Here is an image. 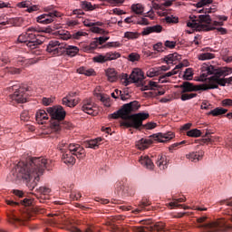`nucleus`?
Returning a JSON list of instances; mask_svg holds the SVG:
<instances>
[{"label":"nucleus","mask_w":232,"mask_h":232,"mask_svg":"<svg viewBox=\"0 0 232 232\" xmlns=\"http://www.w3.org/2000/svg\"><path fill=\"white\" fill-rule=\"evenodd\" d=\"M225 113H227V110L224 108H216L212 111H210L208 115H213V117H218V115H225Z\"/></svg>","instance_id":"obj_37"},{"label":"nucleus","mask_w":232,"mask_h":232,"mask_svg":"<svg viewBox=\"0 0 232 232\" xmlns=\"http://www.w3.org/2000/svg\"><path fill=\"white\" fill-rule=\"evenodd\" d=\"M37 23H40V24H50L51 23H53V14H40L36 18Z\"/></svg>","instance_id":"obj_20"},{"label":"nucleus","mask_w":232,"mask_h":232,"mask_svg":"<svg viewBox=\"0 0 232 232\" xmlns=\"http://www.w3.org/2000/svg\"><path fill=\"white\" fill-rule=\"evenodd\" d=\"M181 202H186V198H177L175 199V201L169 203V206H170V208H183V209H189V207H186L182 204H179Z\"/></svg>","instance_id":"obj_32"},{"label":"nucleus","mask_w":232,"mask_h":232,"mask_svg":"<svg viewBox=\"0 0 232 232\" xmlns=\"http://www.w3.org/2000/svg\"><path fill=\"white\" fill-rule=\"evenodd\" d=\"M150 206H151V201H150V199L146 198H143L139 204V208L134 209L132 213H134L135 215H138V213H140L141 211H144V210L149 211L150 208H148V207Z\"/></svg>","instance_id":"obj_18"},{"label":"nucleus","mask_w":232,"mask_h":232,"mask_svg":"<svg viewBox=\"0 0 232 232\" xmlns=\"http://www.w3.org/2000/svg\"><path fill=\"white\" fill-rule=\"evenodd\" d=\"M42 102L44 106H50L53 102V100L52 98H43Z\"/></svg>","instance_id":"obj_63"},{"label":"nucleus","mask_w":232,"mask_h":232,"mask_svg":"<svg viewBox=\"0 0 232 232\" xmlns=\"http://www.w3.org/2000/svg\"><path fill=\"white\" fill-rule=\"evenodd\" d=\"M99 46V42H97V39L92 42L89 45L85 47L86 52H92V50H95Z\"/></svg>","instance_id":"obj_52"},{"label":"nucleus","mask_w":232,"mask_h":232,"mask_svg":"<svg viewBox=\"0 0 232 232\" xmlns=\"http://www.w3.org/2000/svg\"><path fill=\"white\" fill-rule=\"evenodd\" d=\"M36 191H38V193L41 195H50L52 189L47 187H40L39 188H36Z\"/></svg>","instance_id":"obj_53"},{"label":"nucleus","mask_w":232,"mask_h":232,"mask_svg":"<svg viewBox=\"0 0 232 232\" xmlns=\"http://www.w3.org/2000/svg\"><path fill=\"white\" fill-rule=\"evenodd\" d=\"M46 52L51 53V55H68L69 57H75V55L79 53V47L69 45L55 40L49 42L46 47Z\"/></svg>","instance_id":"obj_5"},{"label":"nucleus","mask_w":232,"mask_h":232,"mask_svg":"<svg viewBox=\"0 0 232 232\" xmlns=\"http://www.w3.org/2000/svg\"><path fill=\"white\" fill-rule=\"evenodd\" d=\"M187 135L188 137L198 138L200 137V135H202V131H200V130L198 129H192L187 132Z\"/></svg>","instance_id":"obj_44"},{"label":"nucleus","mask_w":232,"mask_h":232,"mask_svg":"<svg viewBox=\"0 0 232 232\" xmlns=\"http://www.w3.org/2000/svg\"><path fill=\"white\" fill-rule=\"evenodd\" d=\"M78 73H81L82 75H87V77H90L92 75H95V70L93 69H88L86 67H80L77 70Z\"/></svg>","instance_id":"obj_36"},{"label":"nucleus","mask_w":232,"mask_h":232,"mask_svg":"<svg viewBox=\"0 0 232 232\" xmlns=\"http://www.w3.org/2000/svg\"><path fill=\"white\" fill-rule=\"evenodd\" d=\"M182 56L177 53H170L164 57V61L167 64H176V61H180Z\"/></svg>","instance_id":"obj_25"},{"label":"nucleus","mask_w":232,"mask_h":232,"mask_svg":"<svg viewBox=\"0 0 232 232\" xmlns=\"http://www.w3.org/2000/svg\"><path fill=\"white\" fill-rule=\"evenodd\" d=\"M189 227L186 224H173L170 225V231L173 232H189Z\"/></svg>","instance_id":"obj_26"},{"label":"nucleus","mask_w":232,"mask_h":232,"mask_svg":"<svg viewBox=\"0 0 232 232\" xmlns=\"http://www.w3.org/2000/svg\"><path fill=\"white\" fill-rule=\"evenodd\" d=\"M70 145H68V143H66V141L63 140L59 145H58V150H60V151H62V153H64L66 151V150H68V147Z\"/></svg>","instance_id":"obj_57"},{"label":"nucleus","mask_w":232,"mask_h":232,"mask_svg":"<svg viewBox=\"0 0 232 232\" xmlns=\"http://www.w3.org/2000/svg\"><path fill=\"white\" fill-rule=\"evenodd\" d=\"M68 150L72 152V155L78 159H84L86 157V150L82 146L77 143H70Z\"/></svg>","instance_id":"obj_14"},{"label":"nucleus","mask_w":232,"mask_h":232,"mask_svg":"<svg viewBox=\"0 0 232 232\" xmlns=\"http://www.w3.org/2000/svg\"><path fill=\"white\" fill-rule=\"evenodd\" d=\"M35 119L39 124H43L48 121V113L44 110H40L36 112Z\"/></svg>","instance_id":"obj_27"},{"label":"nucleus","mask_w":232,"mask_h":232,"mask_svg":"<svg viewBox=\"0 0 232 232\" xmlns=\"http://www.w3.org/2000/svg\"><path fill=\"white\" fill-rule=\"evenodd\" d=\"M166 23H179V18L175 16H167L165 18Z\"/></svg>","instance_id":"obj_61"},{"label":"nucleus","mask_w":232,"mask_h":232,"mask_svg":"<svg viewBox=\"0 0 232 232\" xmlns=\"http://www.w3.org/2000/svg\"><path fill=\"white\" fill-rule=\"evenodd\" d=\"M140 108L139 102L133 101L129 103L124 104L121 109L112 114L109 115L110 119H122L121 126L125 128H133L134 130H154L157 128V123L149 122L145 125L142 124L144 121L150 119V113L148 112H139L131 114L137 111Z\"/></svg>","instance_id":"obj_2"},{"label":"nucleus","mask_w":232,"mask_h":232,"mask_svg":"<svg viewBox=\"0 0 232 232\" xmlns=\"http://www.w3.org/2000/svg\"><path fill=\"white\" fill-rule=\"evenodd\" d=\"M183 66L184 64L182 63L176 65V67L172 71L160 75V81H161V82H164L166 79H168V77H172V75H177V73H179V70H180Z\"/></svg>","instance_id":"obj_24"},{"label":"nucleus","mask_w":232,"mask_h":232,"mask_svg":"<svg viewBox=\"0 0 232 232\" xmlns=\"http://www.w3.org/2000/svg\"><path fill=\"white\" fill-rule=\"evenodd\" d=\"M140 36V34L138 32H126L124 34V37H126V39H139Z\"/></svg>","instance_id":"obj_45"},{"label":"nucleus","mask_w":232,"mask_h":232,"mask_svg":"<svg viewBox=\"0 0 232 232\" xmlns=\"http://www.w3.org/2000/svg\"><path fill=\"white\" fill-rule=\"evenodd\" d=\"M153 50H155L156 52H164V50H166V47L164 46V44H162V43L160 42L153 45Z\"/></svg>","instance_id":"obj_58"},{"label":"nucleus","mask_w":232,"mask_h":232,"mask_svg":"<svg viewBox=\"0 0 232 232\" xmlns=\"http://www.w3.org/2000/svg\"><path fill=\"white\" fill-rule=\"evenodd\" d=\"M131 10L137 14H144V5L142 4H134L131 5Z\"/></svg>","instance_id":"obj_40"},{"label":"nucleus","mask_w":232,"mask_h":232,"mask_svg":"<svg viewBox=\"0 0 232 232\" xmlns=\"http://www.w3.org/2000/svg\"><path fill=\"white\" fill-rule=\"evenodd\" d=\"M82 8H83V10L92 12V11L95 10V8H99V5H92L91 2H88V1H83V2H82Z\"/></svg>","instance_id":"obj_38"},{"label":"nucleus","mask_w":232,"mask_h":232,"mask_svg":"<svg viewBox=\"0 0 232 232\" xmlns=\"http://www.w3.org/2000/svg\"><path fill=\"white\" fill-rule=\"evenodd\" d=\"M6 204L8 206H13V208H17V206H24L26 208L27 206H32V199H30L28 198H25L20 201H14L12 199H6Z\"/></svg>","instance_id":"obj_19"},{"label":"nucleus","mask_w":232,"mask_h":232,"mask_svg":"<svg viewBox=\"0 0 232 232\" xmlns=\"http://www.w3.org/2000/svg\"><path fill=\"white\" fill-rule=\"evenodd\" d=\"M108 39H110V37L108 36H100L99 38H96V41L98 42V44H104V43H106V41H108Z\"/></svg>","instance_id":"obj_62"},{"label":"nucleus","mask_w":232,"mask_h":232,"mask_svg":"<svg viewBox=\"0 0 232 232\" xmlns=\"http://www.w3.org/2000/svg\"><path fill=\"white\" fill-rule=\"evenodd\" d=\"M34 32L33 30H28L27 33L25 34V39H27V46L28 48H31V50H35L37 46L40 44H43V41L37 39L35 37V34L32 33Z\"/></svg>","instance_id":"obj_12"},{"label":"nucleus","mask_w":232,"mask_h":232,"mask_svg":"<svg viewBox=\"0 0 232 232\" xmlns=\"http://www.w3.org/2000/svg\"><path fill=\"white\" fill-rule=\"evenodd\" d=\"M211 4H213V0H200L194 4V6L196 8H204V6H209Z\"/></svg>","instance_id":"obj_42"},{"label":"nucleus","mask_w":232,"mask_h":232,"mask_svg":"<svg viewBox=\"0 0 232 232\" xmlns=\"http://www.w3.org/2000/svg\"><path fill=\"white\" fill-rule=\"evenodd\" d=\"M44 169H52V160L43 157L29 158L25 161H19L14 166L10 174L11 180L13 182L24 180L30 191H34L39 182V177L44 173Z\"/></svg>","instance_id":"obj_1"},{"label":"nucleus","mask_w":232,"mask_h":232,"mask_svg":"<svg viewBox=\"0 0 232 232\" xmlns=\"http://www.w3.org/2000/svg\"><path fill=\"white\" fill-rule=\"evenodd\" d=\"M47 112L53 119V122L51 124L52 131L59 133V131H61V121H64L66 117V111H64L63 106L58 105L47 108Z\"/></svg>","instance_id":"obj_6"},{"label":"nucleus","mask_w":232,"mask_h":232,"mask_svg":"<svg viewBox=\"0 0 232 232\" xmlns=\"http://www.w3.org/2000/svg\"><path fill=\"white\" fill-rule=\"evenodd\" d=\"M203 157H204V151L202 150L190 152L186 155V159L190 160V162H198V160H202Z\"/></svg>","instance_id":"obj_21"},{"label":"nucleus","mask_w":232,"mask_h":232,"mask_svg":"<svg viewBox=\"0 0 232 232\" xmlns=\"http://www.w3.org/2000/svg\"><path fill=\"white\" fill-rule=\"evenodd\" d=\"M199 61H209L215 59V54L211 53H202L198 55Z\"/></svg>","instance_id":"obj_39"},{"label":"nucleus","mask_w":232,"mask_h":232,"mask_svg":"<svg viewBox=\"0 0 232 232\" xmlns=\"http://www.w3.org/2000/svg\"><path fill=\"white\" fill-rule=\"evenodd\" d=\"M30 218H32L30 214H23L22 217H18L15 213L8 215V221L10 224H20L24 226V223L27 222V220H30Z\"/></svg>","instance_id":"obj_13"},{"label":"nucleus","mask_w":232,"mask_h":232,"mask_svg":"<svg viewBox=\"0 0 232 232\" xmlns=\"http://www.w3.org/2000/svg\"><path fill=\"white\" fill-rule=\"evenodd\" d=\"M197 97V93H186L182 92L181 101H189L190 99H195Z\"/></svg>","instance_id":"obj_50"},{"label":"nucleus","mask_w":232,"mask_h":232,"mask_svg":"<svg viewBox=\"0 0 232 232\" xmlns=\"http://www.w3.org/2000/svg\"><path fill=\"white\" fill-rule=\"evenodd\" d=\"M62 159L64 162V164H71L72 166H73V164H75V156L72 154V152L68 150L65 152H63V156Z\"/></svg>","instance_id":"obj_22"},{"label":"nucleus","mask_w":232,"mask_h":232,"mask_svg":"<svg viewBox=\"0 0 232 232\" xmlns=\"http://www.w3.org/2000/svg\"><path fill=\"white\" fill-rule=\"evenodd\" d=\"M153 144V140L151 139H141L138 143L139 150H148L150 146Z\"/></svg>","instance_id":"obj_30"},{"label":"nucleus","mask_w":232,"mask_h":232,"mask_svg":"<svg viewBox=\"0 0 232 232\" xmlns=\"http://www.w3.org/2000/svg\"><path fill=\"white\" fill-rule=\"evenodd\" d=\"M139 160L141 166H144V168H146L147 169H153L155 168L153 160H151V159H150V156L148 155L141 156Z\"/></svg>","instance_id":"obj_23"},{"label":"nucleus","mask_w":232,"mask_h":232,"mask_svg":"<svg viewBox=\"0 0 232 232\" xmlns=\"http://www.w3.org/2000/svg\"><path fill=\"white\" fill-rule=\"evenodd\" d=\"M190 21L187 23L188 28H200L202 23L211 24V16L209 14H199L198 17L195 14L189 16Z\"/></svg>","instance_id":"obj_8"},{"label":"nucleus","mask_w":232,"mask_h":232,"mask_svg":"<svg viewBox=\"0 0 232 232\" xmlns=\"http://www.w3.org/2000/svg\"><path fill=\"white\" fill-rule=\"evenodd\" d=\"M174 138L175 134L172 131L159 132L157 134L152 135V139H154V140H158V142H168Z\"/></svg>","instance_id":"obj_16"},{"label":"nucleus","mask_w":232,"mask_h":232,"mask_svg":"<svg viewBox=\"0 0 232 232\" xmlns=\"http://www.w3.org/2000/svg\"><path fill=\"white\" fill-rule=\"evenodd\" d=\"M82 110L85 113H88V115H93V102H92V101H85Z\"/></svg>","instance_id":"obj_28"},{"label":"nucleus","mask_w":232,"mask_h":232,"mask_svg":"<svg viewBox=\"0 0 232 232\" xmlns=\"http://www.w3.org/2000/svg\"><path fill=\"white\" fill-rule=\"evenodd\" d=\"M13 94L9 95L10 102L24 103L26 102V96L24 92H30V87H20L17 89L16 85L12 86Z\"/></svg>","instance_id":"obj_7"},{"label":"nucleus","mask_w":232,"mask_h":232,"mask_svg":"<svg viewBox=\"0 0 232 232\" xmlns=\"http://www.w3.org/2000/svg\"><path fill=\"white\" fill-rule=\"evenodd\" d=\"M92 61H93V63H100L102 64V63L108 62V59L106 58V54L105 55L100 54V55L94 56L92 58Z\"/></svg>","instance_id":"obj_47"},{"label":"nucleus","mask_w":232,"mask_h":232,"mask_svg":"<svg viewBox=\"0 0 232 232\" xmlns=\"http://www.w3.org/2000/svg\"><path fill=\"white\" fill-rule=\"evenodd\" d=\"M222 104L225 107L232 106V100L231 99H225L222 101Z\"/></svg>","instance_id":"obj_64"},{"label":"nucleus","mask_w":232,"mask_h":232,"mask_svg":"<svg viewBox=\"0 0 232 232\" xmlns=\"http://www.w3.org/2000/svg\"><path fill=\"white\" fill-rule=\"evenodd\" d=\"M158 75H160V70L158 68H150L147 72V77H157Z\"/></svg>","instance_id":"obj_46"},{"label":"nucleus","mask_w":232,"mask_h":232,"mask_svg":"<svg viewBox=\"0 0 232 232\" xmlns=\"http://www.w3.org/2000/svg\"><path fill=\"white\" fill-rule=\"evenodd\" d=\"M100 101L102 102L103 106H106V108L111 106V99L110 96L100 94Z\"/></svg>","instance_id":"obj_41"},{"label":"nucleus","mask_w":232,"mask_h":232,"mask_svg":"<svg viewBox=\"0 0 232 232\" xmlns=\"http://www.w3.org/2000/svg\"><path fill=\"white\" fill-rule=\"evenodd\" d=\"M122 44L121 42H109L104 45V48H121Z\"/></svg>","instance_id":"obj_49"},{"label":"nucleus","mask_w":232,"mask_h":232,"mask_svg":"<svg viewBox=\"0 0 232 232\" xmlns=\"http://www.w3.org/2000/svg\"><path fill=\"white\" fill-rule=\"evenodd\" d=\"M165 50L169 48V50H173L175 46H177V42L167 40L164 43Z\"/></svg>","instance_id":"obj_55"},{"label":"nucleus","mask_w":232,"mask_h":232,"mask_svg":"<svg viewBox=\"0 0 232 232\" xmlns=\"http://www.w3.org/2000/svg\"><path fill=\"white\" fill-rule=\"evenodd\" d=\"M206 72H203L200 77L205 79L208 84H210V88L212 90H217L218 88L219 83L218 81H222L220 77H226L227 75H231L232 68L230 67H221L218 69L216 72H213V66H208L206 68Z\"/></svg>","instance_id":"obj_4"},{"label":"nucleus","mask_w":232,"mask_h":232,"mask_svg":"<svg viewBox=\"0 0 232 232\" xmlns=\"http://www.w3.org/2000/svg\"><path fill=\"white\" fill-rule=\"evenodd\" d=\"M130 82H136L137 84H142V82L144 81V72L142 70L136 68L132 71V72L130 75Z\"/></svg>","instance_id":"obj_17"},{"label":"nucleus","mask_w":232,"mask_h":232,"mask_svg":"<svg viewBox=\"0 0 232 232\" xmlns=\"http://www.w3.org/2000/svg\"><path fill=\"white\" fill-rule=\"evenodd\" d=\"M81 197H82V195H81L80 191H72L71 194H70V198L72 200H80Z\"/></svg>","instance_id":"obj_56"},{"label":"nucleus","mask_w":232,"mask_h":232,"mask_svg":"<svg viewBox=\"0 0 232 232\" xmlns=\"http://www.w3.org/2000/svg\"><path fill=\"white\" fill-rule=\"evenodd\" d=\"M30 5H32V3H30V1H28V0H25V1L18 3L16 5V6L18 8H29Z\"/></svg>","instance_id":"obj_59"},{"label":"nucleus","mask_w":232,"mask_h":232,"mask_svg":"<svg viewBox=\"0 0 232 232\" xmlns=\"http://www.w3.org/2000/svg\"><path fill=\"white\" fill-rule=\"evenodd\" d=\"M121 220H124V216H114L108 218L105 223L107 226L108 231L111 232H128V230L121 228L119 224H121Z\"/></svg>","instance_id":"obj_11"},{"label":"nucleus","mask_w":232,"mask_h":232,"mask_svg":"<svg viewBox=\"0 0 232 232\" xmlns=\"http://www.w3.org/2000/svg\"><path fill=\"white\" fill-rule=\"evenodd\" d=\"M156 164L160 169H166L168 168V159L166 156H158V160L156 161Z\"/></svg>","instance_id":"obj_31"},{"label":"nucleus","mask_w":232,"mask_h":232,"mask_svg":"<svg viewBox=\"0 0 232 232\" xmlns=\"http://www.w3.org/2000/svg\"><path fill=\"white\" fill-rule=\"evenodd\" d=\"M84 26H87L88 28H93V30H101V28H99V26H102V22H96L93 23L90 20H85L83 22Z\"/></svg>","instance_id":"obj_35"},{"label":"nucleus","mask_w":232,"mask_h":232,"mask_svg":"<svg viewBox=\"0 0 232 232\" xmlns=\"http://www.w3.org/2000/svg\"><path fill=\"white\" fill-rule=\"evenodd\" d=\"M65 226H67L68 231L71 232H82V229H79L77 227H75V222L70 219H66L63 221Z\"/></svg>","instance_id":"obj_29"},{"label":"nucleus","mask_w":232,"mask_h":232,"mask_svg":"<svg viewBox=\"0 0 232 232\" xmlns=\"http://www.w3.org/2000/svg\"><path fill=\"white\" fill-rule=\"evenodd\" d=\"M121 81H123L125 86H129V84H131V79H130V76H128L127 73H123L121 75Z\"/></svg>","instance_id":"obj_60"},{"label":"nucleus","mask_w":232,"mask_h":232,"mask_svg":"<svg viewBox=\"0 0 232 232\" xmlns=\"http://www.w3.org/2000/svg\"><path fill=\"white\" fill-rule=\"evenodd\" d=\"M219 86H226V84L232 85V76L229 78H222V80H218Z\"/></svg>","instance_id":"obj_54"},{"label":"nucleus","mask_w":232,"mask_h":232,"mask_svg":"<svg viewBox=\"0 0 232 232\" xmlns=\"http://www.w3.org/2000/svg\"><path fill=\"white\" fill-rule=\"evenodd\" d=\"M197 227L202 229L203 232H229L232 229V226L227 224L226 219L220 218L215 221H208L206 216L197 218Z\"/></svg>","instance_id":"obj_3"},{"label":"nucleus","mask_w":232,"mask_h":232,"mask_svg":"<svg viewBox=\"0 0 232 232\" xmlns=\"http://www.w3.org/2000/svg\"><path fill=\"white\" fill-rule=\"evenodd\" d=\"M101 142H102V138H96L94 140H91L86 143V148H92V150H97Z\"/></svg>","instance_id":"obj_34"},{"label":"nucleus","mask_w":232,"mask_h":232,"mask_svg":"<svg viewBox=\"0 0 232 232\" xmlns=\"http://www.w3.org/2000/svg\"><path fill=\"white\" fill-rule=\"evenodd\" d=\"M105 73L110 82H115L117 81V71L115 69L109 68L105 71Z\"/></svg>","instance_id":"obj_33"},{"label":"nucleus","mask_w":232,"mask_h":232,"mask_svg":"<svg viewBox=\"0 0 232 232\" xmlns=\"http://www.w3.org/2000/svg\"><path fill=\"white\" fill-rule=\"evenodd\" d=\"M107 61H115L121 57V53L117 52H109L105 53Z\"/></svg>","instance_id":"obj_43"},{"label":"nucleus","mask_w":232,"mask_h":232,"mask_svg":"<svg viewBox=\"0 0 232 232\" xmlns=\"http://www.w3.org/2000/svg\"><path fill=\"white\" fill-rule=\"evenodd\" d=\"M128 59L130 61V63H135L137 61H140V55L137 53H131L129 54Z\"/></svg>","instance_id":"obj_51"},{"label":"nucleus","mask_w":232,"mask_h":232,"mask_svg":"<svg viewBox=\"0 0 232 232\" xmlns=\"http://www.w3.org/2000/svg\"><path fill=\"white\" fill-rule=\"evenodd\" d=\"M133 232H166V226L162 222L151 223L143 227H132Z\"/></svg>","instance_id":"obj_9"},{"label":"nucleus","mask_w":232,"mask_h":232,"mask_svg":"<svg viewBox=\"0 0 232 232\" xmlns=\"http://www.w3.org/2000/svg\"><path fill=\"white\" fill-rule=\"evenodd\" d=\"M183 78L185 81H191V79H193V69H186V71L184 72Z\"/></svg>","instance_id":"obj_48"},{"label":"nucleus","mask_w":232,"mask_h":232,"mask_svg":"<svg viewBox=\"0 0 232 232\" xmlns=\"http://www.w3.org/2000/svg\"><path fill=\"white\" fill-rule=\"evenodd\" d=\"M87 35L86 33H82L81 31H78L77 33L73 34L72 35L70 34L68 31L64 33L63 30L58 31V37L59 39H63V41H68V39H81V37Z\"/></svg>","instance_id":"obj_15"},{"label":"nucleus","mask_w":232,"mask_h":232,"mask_svg":"<svg viewBox=\"0 0 232 232\" xmlns=\"http://www.w3.org/2000/svg\"><path fill=\"white\" fill-rule=\"evenodd\" d=\"M180 88L182 89L181 93H188L189 92H206L207 90H212L209 82L195 85L189 82H184Z\"/></svg>","instance_id":"obj_10"}]
</instances>
